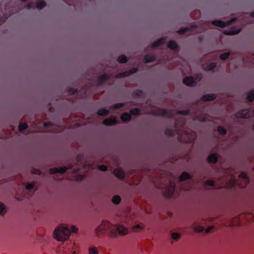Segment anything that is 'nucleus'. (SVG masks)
Here are the masks:
<instances>
[{
  "instance_id": "nucleus-1",
  "label": "nucleus",
  "mask_w": 254,
  "mask_h": 254,
  "mask_svg": "<svg viewBox=\"0 0 254 254\" xmlns=\"http://www.w3.org/2000/svg\"><path fill=\"white\" fill-rule=\"evenodd\" d=\"M185 121L181 118L177 120L175 124L176 129L172 130L167 128L165 133L166 135L171 136L178 134L179 140L185 143L192 142L196 137V133L189 129H184Z\"/></svg>"
},
{
  "instance_id": "nucleus-2",
  "label": "nucleus",
  "mask_w": 254,
  "mask_h": 254,
  "mask_svg": "<svg viewBox=\"0 0 254 254\" xmlns=\"http://www.w3.org/2000/svg\"><path fill=\"white\" fill-rule=\"evenodd\" d=\"M220 181L221 182L217 187V189L222 188H232L233 187L238 186L241 188H245L249 183V179L246 173H241L238 179L236 180L235 176L230 173L227 175V176H223L221 178Z\"/></svg>"
},
{
  "instance_id": "nucleus-3",
  "label": "nucleus",
  "mask_w": 254,
  "mask_h": 254,
  "mask_svg": "<svg viewBox=\"0 0 254 254\" xmlns=\"http://www.w3.org/2000/svg\"><path fill=\"white\" fill-rule=\"evenodd\" d=\"M96 233H107L111 237H116L118 235H125L127 234L128 230L122 224L112 225L108 221H103L102 224L96 229Z\"/></svg>"
},
{
  "instance_id": "nucleus-4",
  "label": "nucleus",
  "mask_w": 254,
  "mask_h": 254,
  "mask_svg": "<svg viewBox=\"0 0 254 254\" xmlns=\"http://www.w3.org/2000/svg\"><path fill=\"white\" fill-rule=\"evenodd\" d=\"M31 128L32 130L31 132H58L62 131L64 127L62 126H57L56 125L52 124L51 123H45L42 125V123L33 122L31 125Z\"/></svg>"
},
{
  "instance_id": "nucleus-5",
  "label": "nucleus",
  "mask_w": 254,
  "mask_h": 254,
  "mask_svg": "<svg viewBox=\"0 0 254 254\" xmlns=\"http://www.w3.org/2000/svg\"><path fill=\"white\" fill-rule=\"evenodd\" d=\"M78 228L75 226H72L70 229L67 227L61 226L56 229L54 232V238L59 241H64L67 240L71 232H76Z\"/></svg>"
},
{
  "instance_id": "nucleus-6",
  "label": "nucleus",
  "mask_w": 254,
  "mask_h": 254,
  "mask_svg": "<svg viewBox=\"0 0 254 254\" xmlns=\"http://www.w3.org/2000/svg\"><path fill=\"white\" fill-rule=\"evenodd\" d=\"M145 113L155 116H160L170 118L173 117L175 113L177 114L187 115L189 113V111L183 110L176 112L174 110H166L159 108L151 107V109L147 110Z\"/></svg>"
},
{
  "instance_id": "nucleus-7",
  "label": "nucleus",
  "mask_w": 254,
  "mask_h": 254,
  "mask_svg": "<svg viewBox=\"0 0 254 254\" xmlns=\"http://www.w3.org/2000/svg\"><path fill=\"white\" fill-rule=\"evenodd\" d=\"M210 25V24L209 22H205L202 23L201 24H199V26H191L190 28H181L178 31V33L179 34H183L186 32L190 31V34H195L197 33H200L202 31H204L205 29H207L208 26Z\"/></svg>"
},
{
  "instance_id": "nucleus-8",
  "label": "nucleus",
  "mask_w": 254,
  "mask_h": 254,
  "mask_svg": "<svg viewBox=\"0 0 254 254\" xmlns=\"http://www.w3.org/2000/svg\"><path fill=\"white\" fill-rule=\"evenodd\" d=\"M244 219L247 221L254 220V214L253 213H243L232 219L231 221L232 226H238L243 223L242 220Z\"/></svg>"
},
{
  "instance_id": "nucleus-9",
  "label": "nucleus",
  "mask_w": 254,
  "mask_h": 254,
  "mask_svg": "<svg viewBox=\"0 0 254 254\" xmlns=\"http://www.w3.org/2000/svg\"><path fill=\"white\" fill-rule=\"evenodd\" d=\"M201 77V74H195L193 77H186L183 79V83L188 86H194L196 81H199Z\"/></svg>"
},
{
  "instance_id": "nucleus-10",
  "label": "nucleus",
  "mask_w": 254,
  "mask_h": 254,
  "mask_svg": "<svg viewBox=\"0 0 254 254\" xmlns=\"http://www.w3.org/2000/svg\"><path fill=\"white\" fill-rule=\"evenodd\" d=\"M174 179H169V184L164 188V195L165 197L171 196L175 191V184Z\"/></svg>"
},
{
  "instance_id": "nucleus-11",
  "label": "nucleus",
  "mask_w": 254,
  "mask_h": 254,
  "mask_svg": "<svg viewBox=\"0 0 254 254\" xmlns=\"http://www.w3.org/2000/svg\"><path fill=\"white\" fill-rule=\"evenodd\" d=\"M254 116V109L242 110L236 114L237 118H249Z\"/></svg>"
},
{
  "instance_id": "nucleus-12",
  "label": "nucleus",
  "mask_w": 254,
  "mask_h": 254,
  "mask_svg": "<svg viewBox=\"0 0 254 254\" xmlns=\"http://www.w3.org/2000/svg\"><path fill=\"white\" fill-rule=\"evenodd\" d=\"M236 19L232 18L231 20L228 21L226 22L222 21L219 20H215L212 22V24L220 27H225V26L230 24L233 21H235Z\"/></svg>"
},
{
  "instance_id": "nucleus-13",
  "label": "nucleus",
  "mask_w": 254,
  "mask_h": 254,
  "mask_svg": "<svg viewBox=\"0 0 254 254\" xmlns=\"http://www.w3.org/2000/svg\"><path fill=\"white\" fill-rule=\"evenodd\" d=\"M71 167H70V168ZM69 169V168H67L66 167H60L58 168H51L49 170V172L51 174H61L60 176H63V174L64 173L67 169Z\"/></svg>"
},
{
  "instance_id": "nucleus-14",
  "label": "nucleus",
  "mask_w": 254,
  "mask_h": 254,
  "mask_svg": "<svg viewBox=\"0 0 254 254\" xmlns=\"http://www.w3.org/2000/svg\"><path fill=\"white\" fill-rule=\"evenodd\" d=\"M80 169H74L72 175V178H70V180H74L76 181H81L83 180L86 176V174L78 175L77 173L79 171Z\"/></svg>"
},
{
  "instance_id": "nucleus-15",
  "label": "nucleus",
  "mask_w": 254,
  "mask_h": 254,
  "mask_svg": "<svg viewBox=\"0 0 254 254\" xmlns=\"http://www.w3.org/2000/svg\"><path fill=\"white\" fill-rule=\"evenodd\" d=\"M137 71V68H133L132 69H131L128 71H126V72H122V73L116 74L115 76V77L116 78H122V77L127 76H129V75L132 74V73L136 72Z\"/></svg>"
},
{
  "instance_id": "nucleus-16",
  "label": "nucleus",
  "mask_w": 254,
  "mask_h": 254,
  "mask_svg": "<svg viewBox=\"0 0 254 254\" xmlns=\"http://www.w3.org/2000/svg\"><path fill=\"white\" fill-rule=\"evenodd\" d=\"M113 76H109L107 74H103L98 78V84H102L105 82L107 81L110 78H113Z\"/></svg>"
},
{
  "instance_id": "nucleus-17",
  "label": "nucleus",
  "mask_w": 254,
  "mask_h": 254,
  "mask_svg": "<svg viewBox=\"0 0 254 254\" xmlns=\"http://www.w3.org/2000/svg\"><path fill=\"white\" fill-rule=\"evenodd\" d=\"M117 123V120L115 117H111L103 121V124L106 126H111Z\"/></svg>"
},
{
  "instance_id": "nucleus-18",
  "label": "nucleus",
  "mask_w": 254,
  "mask_h": 254,
  "mask_svg": "<svg viewBox=\"0 0 254 254\" xmlns=\"http://www.w3.org/2000/svg\"><path fill=\"white\" fill-rule=\"evenodd\" d=\"M240 32V29L237 28H232L228 30H225L224 33L228 35H235Z\"/></svg>"
},
{
  "instance_id": "nucleus-19",
  "label": "nucleus",
  "mask_w": 254,
  "mask_h": 254,
  "mask_svg": "<svg viewBox=\"0 0 254 254\" xmlns=\"http://www.w3.org/2000/svg\"><path fill=\"white\" fill-rule=\"evenodd\" d=\"M218 160L217 154L214 153L210 154L208 156L207 160L209 163H215L217 162Z\"/></svg>"
},
{
  "instance_id": "nucleus-20",
  "label": "nucleus",
  "mask_w": 254,
  "mask_h": 254,
  "mask_svg": "<svg viewBox=\"0 0 254 254\" xmlns=\"http://www.w3.org/2000/svg\"><path fill=\"white\" fill-rule=\"evenodd\" d=\"M114 174L119 178L122 179L125 177V173L124 171L121 169H115L114 170Z\"/></svg>"
},
{
  "instance_id": "nucleus-21",
  "label": "nucleus",
  "mask_w": 254,
  "mask_h": 254,
  "mask_svg": "<svg viewBox=\"0 0 254 254\" xmlns=\"http://www.w3.org/2000/svg\"><path fill=\"white\" fill-rule=\"evenodd\" d=\"M87 123H88L87 122H84L81 123L79 120H76L74 121V122L73 123V124L72 125L67 126V128H71V127H79V126H81L84 125H85Z\"/></svg>"
},
{
  "instance_id": "nucleus-22",
  "label": "nucleus",
  "mask_w": 254,
  "mask_h": 254,
  "mask_svg": "<svg viewBox=\"0 0 254 254\" xmlns=\"http://www.w3.org/2000/svg\"><path fill=\"white\" fill-rule=\"evenodd\" d=\"M165 42V39L164 38H160V39L155 41L152 44V47L153 48L159 47Z\"/></svg>"
},
{
  "instance_id": "nucleus-23",
  "label": "nucleus",
  "mask_w": 254,
  "mask_h": 254,
  "mask_svg": "<svg viewBox=\"0 0 254 254\" xmlns=\"http://www.w3.org/2000/svg\"><path fill=\"white\" fill-rule=\"evenodd\" d=\"M88 254H99L98 248L94 246H90L88 249Z\"/></svg>"
},
{
  "instance_id": "nucleus-24",
  "label": "nucleus",
  "mask_w": 254,
  "mask_h": 254,
  "mask_svg": "<svg viewBox=\"0 0 254 254\" xmlns=\"http://www.w3.org/2000/svg\"><path fill=\"white\" fill-rule=\"evenodd\" d=\"M216 98V96L214 94H209L204 95L202 98L203 101H211L214 99Z\"/></svg>"
},
{
  "instance_id": "nucleus-25",
  "label": "nucleus",
  "mask_w": 254,
  "mask_h": 254,
  "mask_svg": "<svg viewBox=\"0 0 254 254\" xmlns=\"http://www.w3.org/2000/svg\"><path fill=\"white\" fill-rule=\"evenodd\" d=\"M216 64L215 63H211L208 64L203 66V69L206 70H211L215 68Z\"/></svg>"
},
{
  "instance_id": "nucleus-26",
  "label": "nucleus",
  "mask_w": 254,
  "mask_h": 254,
  "mask_svg": "<svg viewBox=\"0 0 254 254\" xmlns=\"http://www.w3.org/2000/svg\"><path fill=\"white\" fill-rule=\"evenodd\" d=\"M190 178V176L189 173L187 172H184L180 176L179 180L180 181H184Z\"/></svg>"
},
{
  "instance_id": "nucleus-27",
  "label": "nucleus",
  "mask_w": 254,
  "mask_h": 254,
  "mask_svg": "<svg viewBox=\"0 0 254 254\" xmlns=\"http://www.w3.org/2000/svg\"><path fill=\"white\" fill-rule=\"evenodd\" d=\"M130 119L131 115L127 113H124L121 116V119L122 121H129Z\"/></svg>"
},
{
  "instance_id": "nucleus-28",
  "label": "nucleus",
  "mask_w": 254,
  "mask_h": 254,
  "mask_svg": "<svg viewBox=\"0 0 254 254\" xmlns=\"http://www.w3.org/2000/svg\"><path fill=\"white\" fill-rule=\"evenodd\" d=\"M168 47L171 50H175L177 49L178 45H177V43H176V42L172 40V41H170L169 42V43L168 44Z\"/></svg>"
},
{
  "instance_id": "nucleus-29",
  "label": "nucleus",
  "mask_w": 254,
  "mask_h": 254,
  "mask_svg": "<svg viewBox=\"0 0 254 254\" xmlns=\"http://www.w3.org/2000/svg\"><path fill=\"white\" fill-rule=\"evenodd\" d=\"M46 5L45 1L43 0H41L40 1L37 2L36 7L38 9H41L44 8Z\"/></svg>"
},
{
  "instance_id": "nucleus-30",
  "label": "nucleus",
  "mask_w": 254,
  "mask_h": 254,
  "mask_svg": "<svg viewBox=\"0 0 254 254\" xmlns=\"http://www.w3.org/2000/svg\"><path fill=\"white\" fill-rule=\"evenodd\" d=\"M155 58L153 56L150 55H147L145 56L144 60L145 63L152 62L154 60Z\"/></svg>"
},
{
  "instance_id": "nucleus-31",
  "label": "nucleus",
  "mask_w": 254,
  "mask_h": 254,
  "mask_svg": "<svg viewBox=\"0 0 254 254\" xmlns=\"http://www.w3.org/2000/svg\"><path fill=\"white\" fill-rule=\"evenodd\" d=\"M247 98L250 102L254 100V90H252L248 93Z\"/></svg>"
},
{
  "instance_id": "nucleus-32",
  "label": "nucleus",
  "mask_w": 254,
  "mask_h": 254,
  "mask_svg": "<svg viewBox=\"0 0 254 254\" xmlns=\"http://www.w3.org/2000/svg\"><path fill=\"white\" fill-rule=\"evenodd\" d=\"M109 113V111L104 109H101L97 112V114L100 116H106Z\"/></svg>"
},
{
  "instance_id": "nucleus-33",
  "label": "nucleus",
  "mask_w": 254,
  "mask_h": 254,
  "mask_svg": "<svg viewBox=\"0 0 254 254\" xmlns=\"http://www.w3.org/2000/svg\"><path fill=\"white\" fill-rule=\"evenodd\" d=\"M121 201V197L119 195H115L112 198V202L114 204H118Z\"/></svg>"
},
{
  "instance_id": "nucleus-34",
  "label": "nucleus",
  "mask_w": 254,
  "mask_h": 254,
  "mask_svg": "<svg viewBox=\"0 0 254 254\" xmlns=\"http://www.w3.org/2000/svg\"><path fill=\"white\" fill-rule=\"evenodd\" d=\"M118 62L120 63H126L127 62V59L124 55H122L118 58Z\"/></svg>"
},
{
  "instance_id": "nucleus-35",
  "label": "nucleus",
  "mask_w": 254,
  "mask_h": 254,
  "mask_svg": "<svg viewBox=\"0 0 254 254\" xmlns=\"http://www.w3.org/2000/svg\"><path fill=\"white\" fill-rule=\"evenodd\" d=\"M28 127V126L27 124L26 123H20L19 127H18V130L20 131H22V130H24L25 129L27 128Z\"/></svg>"
},
{
  "instance_id": "nucleus-36",
  "label": "nucleus",
  "mask_w": 254,
  "mask_h": 254,
  "mask_svg": "<svg viewBox=\"0 0 254 254\" xmlns=\"http://www.w3.org/2000/svg\"><path fill=\"white\" fill-rule=\"evenodd\" d=\"M6 212V209L4 204L0 202V215H3Z\"/></svg>"
},
{
  "instance_id": "nucleus-37",
  "label": "nucleus",
  "mask_w": 254,
  "mask_h": 254,
  "mask_svg": "<svg viewBox=\"0 0 254 254\" xmlns=\"http://www.w3.org/2000/svg\"><path fill=\"white\" fill-rule=\"evenodd\" d=\"M130 114L133 115H138L140 114V111L137 108L132 109L130 111Z\"/></svg>"
},
{
  "instance_id": "nucleus-38",
  "label": "nucleus",
  "mask_w": 254,
  "mask_h": 254,
  "mask_svg": "<svg viewBox=\"0 0 254 254\" xmlns=\"http://www.w3.org/2000/svg\"><path fill=\"white\" fill-rule=\"evenodd\" d=\"M195 119H197L200 121H206L207 120V117L206 115L200 116H196L194 118Z\"/></svg>"
},
{
  "instance_id": "nucleus-39",
  "label": "nucleus",
  "mask_w": 254,
  "mask_h": 254,
  "mask_svg": "<svg viewBox=\"0 0 254 254\" xmlns=\"http://www.w3.org/2000/svg\"><path fill=\"white\" fill-rule=\"evenodd\" d=\"M217 130L221 134H225L226 132V129L221 126L218 127Z\"/></svg>"
},
{
  "instance_id": "nucleus-40",
  "label": "nucleus",
  "mask_w": 254,
  "mask_h": 254,
  "mask_svg": "<svg viewBox=\"0 0 254 254\" xmlns=\"http://www.w3.org/2000/svg\"><path fill=\"white\" fill-rule=\"evenodd\" d=\"M230 56V53L229 52H226L225 53H224L223 54H221L220 55V58L222 60H226L227 59L229 56Z\"/></svg>"
},
{
  "instance_id": "nucleus-41",
  "label": "nucleus",
  "mask_w": 254,
  "mask_h": 254,
  "mask_svg": "<svg viewBox=\"0 0 254 254\" xmlns=\"http://www.w3.org/2000/svg\"><path fill=\"white\" fill-rule=\"evenodd\" d=\"M204 229V227L201 226H196L194 228V230L195 231L197 232H201Z\"/></svg>"
},
{
  "instance_id": "nucleus-42",
  "label": "nucleus",
  "mask_w": 254,
  "mask_h": 254,
  "mask_svg": "<svg viewBox=\"0 0 254 254\" xmlns=\"http://www.w3.org/2000/svg\"><path fill=\"white\" fill-rule=\"evenodd\" d=\"M34 185L35 184L34 183H28L25 186L26 189L27 190H31L33 189Z\"/></svg>"
},
{
  "instance_id": "nucleus-43",
  "label": "nucleus",
  "mask_w": 254,
  "mask_h": 254,
  "mask_svg": "<svg viewBox=\"0 0 254 254\" xmlns=\"http://www.w3.org/2000/svg\"><path fill=\"white\" fill-rule=\"evenodd\" d=\"M192 183H188L186 185L183 186L182 189L185 190H189L192 188Z\"/></svg>"
},
{
  "instance_id": "nucleus-44",
  "label": "nucleus",
  "mask_w": 254,
  "mask_h": 254,
  "mask_svg": "<svg viewBox=\"0 0 254 254\" xmlns=\"http://www.w3.org/2000/svg\"><path fill=\"white\" fill-rule=\"evenodd\" d=\"M83 168L84 169H91L93 168V164H85L82 166Z\"/></svg>"
},
{
  "instance_id": "nucleus-45",
  "label": "nucleus",
  "mask_w": 254,
  "mask_h": 254,
  "mask_svg": "<svg viewBox=\"0 0 254 254\" xmlns=\"http://www.w3.org/2000/svg\"><path fill=\"white\" fill-rule=\"evenodd\" d=\"M97 169L101 171H104L107 169V167L104 165H101L97 166Z\"/></svg>"
},
{
  "instance_id": "nucleus-46",
  "label": "nucleus",
  "mask_w": 254,
  "mask_h": 254,
  "mask_svg": "<svg viewBox=\"0 0 254 254\" xmlns=\"http://www.w3.org/2000/svg\"><path fill=\"white\" fill-rule=\"evenodd\" d=\"M214 182L212 180H207L205 182V185L209 186H214Z\"/></svg>"
},
{
  "instance_id": "nucleus-47",
  "label": "nucleus",
  "mask_w": 254,
  "mask_h": 254,
  "mask_svg": "<svg viewBox=\"0 0 254 254\" xmlns=\"http://www.w3.org/2000/svg\"><path fill=\"white\" fill-rule=\"evenodd\" d=\"M124 106V104L123 103H118L114 104L112 108L113 109H119Z\"/></svg>"
},
{
  "instance_id": "nucleus-48",
  "label": "nucleus",
  "mask_w": 254,
  "mask_h": 254,
  "mask_svg": "<svg viewBox=\"0 0 254 254\" xmlns=\"http://www.w3.org/2000/svg\"><path fill=\"white\" fill-rule=\"evenodd\" d=\"M171 236H172V238L173 240H177L180 237L179 234L177 233H173L172 234Z\"/></svg>"
},
{
  "instance_id": "nucleus-49",
  "label": "nucleus",
  "mask_w": 254,
  "mask_h": 254,
  "mask_svg": "<svg viewBox=\"0 0 254 254\" xmlns=\"http://www.w3.org/2000/svg\"><path fill=\"white\" fill-rule=\"evenodd\" d=\"M76 92H77L76 90H75L74 89H72V88H70V89H68V93L71 95L74 94L75 93H76Z\"/></svg>"
},
{
  "instance_id": "nucleus-50",
  "label": "nucleus",
  "mask_w": 254,
  "mask_h": 254,
  "mask_svg": "<svg viewBox=\"0 0 254 254\" xmlns=\"http://www.w3.org/2000/svg\"><path fill=\"white\" fill-rule=\"evenodd\" d=\"M214 228V227L213 226H209L208 228H207L205 229V232L206 233H209L211 232V230L213 229Z\"/></svg>"
},
{
  "instance_id": "nucleus-51",
  "label": "nucleus",
  "mask_w": 254,
  "mask_h": 254,
  "mask_svg": "<svg viewBox=\"0 0 254 254\" xmlns=\"http://www.w3.org/2000/svg\"><path fill=\"white\" fill-rule=\"evenodd\" d=\"M32 173L33 174L40 175L41 173V171L38 169H33Z\"/></svg>"
},
{
  "instance_id": "nucleus-52",
  "label": "nucleus",
  "mask_w": 254,
  "mask_h": 254,
  "mask_svg": "<svg viewBox=\"0 0 254 254\" xmlns=\"http://www.w3.org/2000/svg\"><path fill=\"white\" fill-rule=\"evenodd\" d=\"M196 15H197V17H199L200 13L199 10H195L193 12Z\"/></svg>"
},
{
  "instance_id": "nucleus-53",
  "label": "nucleus",
  "mask_w": 254,
  "mask_h": 254,
  "mask_svg": "<svg viewBox=\"0 0 254 254\" xmlns=\"http://www.w3.org/2000/svg\"><path fill=\"white\" fill-rule=\"evenodd\" d=\"M138 228H141V226L138 224L136 225L133 227V229L134 230Z\"/></svg>"
},
{
  "instance_id": "nucleus-54",
  "label": "nucleus",
  "mask_w": 254,
  "mask_h": 254,
  "mask_svg": "<svg viewBox=\"0 0 254 254\" xmlns=\"http://www.w3.org/2000/svg\"><path fill=\"white\" fill-rule=\"evenodd\" d=\"M82 156L81 155H78V156L76 158V160L77 162H79L80 160L81 159Z\"/></svg>"
},
{
  "instance_id": "nucleus-55",
  "label": "nucleus",
  "mask_w": 254,
  "mask_h": 254,
  "mask_svg": "<svg viewBox=\"0 0 254 254\" xmlns=\"http://www.w3.org/2000/svg\"><path fill=\"white\" fill-rule=\"evenodd\" d=\"M32 4H33L32 3H30L28 4H27V8L28 9H29V8H31L32 7H33Z\"/></svg>"
},
{
  "instance_id": "nucleus-56",
  "label": "nucleus",
  "mask_w": 254,
  "mask_h": 254,
  "mask_svg": "<svg viewBox=\"0 0 254 254\" xmlns=\"http://www.w3.org/2000/svg\"><path fill=\"white\" fill-rule=\"evenodd\" d=\"M79 253V250L78 249L73 251V253L74 254H78Z\"/></svg>"
},
{
  "instance_id": "nucleus-57",
  "label": "nucleus",
  "mask_w": 254,
  "mask_h": 254,
  "mask_svg": "<svg viewBox=\"0 0 254 254\" xmlns=\"http://www.w3.org/2000/svg\"><path fill=\"white\" fill-rule=\"evenodd\" d=\"M58 177V175H56V176L55 177V179H56V180H62V179H63V177H62V178H58V177Z\"/></svg>"
},
{
  "instance_id": "nucleus-58",
  "label": "nucleus",
  "mask_w": 254,
  "mask_h": 254,
  "mask_svg": "<svg viewBox=\"0 0 254 254\" xmlns=\"http://www.w3.org/2000/svg\"><path fill=\"white\" fill-rule=\"evenodd\" d=\"M251 16H254V12H253L251 13Z\"/></svg>"
},
{
  "instance_id": "nucleus-59",
  "label": "nucleus",
  "mask_w": 254,
  "mask_h": 254,
  "mask_svg": "<svg viewBox=\"0 0 254 254\" xmlns=\"http://www.w3.org/2000/svg\"><path fill=\"white\" fill-rule=\"evenodd\" d=\"M158 188L159 189H163V187H162V186L158 187Z\"/></svg>"
},
{
  "instance_id": "nucleus-60",
  "label": "nucleus",
  "mask_w": 254,
  "mask_h": 254,
  "mask_svg": "<svg viewBox=\"0 0 254 254\" xmlns=\"http://www.w3.org/2000/svg\"><path fill=\"white\" fill-rule=\"evenodd\" d=\"M2 22L0 21V25L2 23Z\"/></svg>"
}]
</instances>
